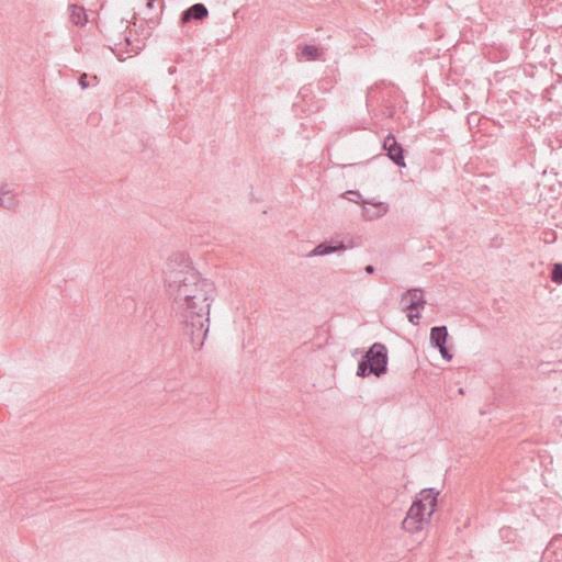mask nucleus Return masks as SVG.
Masks as SVG:
<instances>
[{"mask_svg": "<svg viewBox=\"0 0 562 562\" xmlns=\"http://www.w3.org/2000/svg\"><path fill=\"white\" fill-rule=\"evenodd\" d=\"M383 149L387 157L398 167H405L404 149L393 134L386 135L383 142Z\"/></svg>", "mask_w": 562, "mask_h": 562, "instance_id": "4", "label": "nucleus"}, {"mask_svg": "<svg viewBox=\"0 0 562 562\" xmlns=\"http://www.w3.org/2000/svg\"><path fill=\"white\" fill-rule=\"evenodd\" d=\"M342 196L347 199L348 201L361 204V205H368L370 204L369 200H364L361 196V193L357 190H348L346 191Z\"/></svg>", "mask_w": 562, "mask_h": 562, "instance_id": "13", "label": "nucleus"}, {"mask_svg": "<svg viewBox=\"0 0 562 562\" xmlns=\"http://www.w3.org/2000/svg\"><path fill=\"white\" fill-rule=\"evenodd\" d=\"M429 520L430 517H428L426 507L413 503L402 522V528L405 531L414 533L422 530L424 525L428 524Z\"/></svg>", "mask_w": 562, "mask_h": 562, "instance_id": "3", "label": "nucleus"}, {"mask_svg": "<svg viewBox=\"0 0 562 562\" xmlns=\"http://www.w3.org/2000/svg\"><path fill=\"white\" fill-rule=\"evenodd\" d=\"M441 355V357L448 361H450L452 359V353L450 352V350L447 348L446 345H442V347H438L437 348Z\"/></svg>", "mask_w": 562, "mask_h": 562, "instance_id": "16", "label": "nucleus"}, {"mask_svg": "<svg viewBox=\"0 0 562 562\" xmlns=\"http://www.w3.org/2000/svg\"><path fill=\"white\" fill-rule=\"evenodd\" d=\"M438 494L439 493L435 491V488H424L419 493V496H417L413 503H417L420 506H425L426 509L428 510V517H431L437 505Z\"/></svg>", "mask_w": 562, "mask_h": 562, "instance_id": "8", "label": "nucleus"}, {"mask_svg": "<svg viewBox=\"0 0 562 562\" xmlns=\"http://www.w3.org/2000/svg\"><path fill=\"white\" fill-rule=\"evenodd\" d=\"M551 280L557 284H562V263H554L551 271Z\"/></svg>", "mask_w": 562, "mask_h": 562, "instance_id": "14", "label": "nucleus"}, {"mask_svg": "<svg viewBox=\"0 0 562 562\" xmlns=\"http://www.w3.org/2000/svg\"><path fill=\"white\" fill-rule=\"evenodd\" d=\"M373 209L367 207V205H362V216L366 220L372 221L383 216L387 212V204L383 202H370Z\"/></svg>", "mask_w": 562, "mask_h": 562, "instance_id": "10", "label": "nucleus"}, {"mask_svg": "<svg viewBox=\"0 0 562 562\" xmlns=\"http://www.w3.org/2000/svg\"><path fill=\"white\" fill-rule=\"evenodd\" d=\"M155 2H156V0H146V8H147V10L154 9Z\"/></svg>", "mask_w": 562, "mask_h": 562, "instance_id": "19", "label": "nucleus"}, {"mask_svg": "<svg viewBox=\"0 0 562 562\" xmlns=\"http://www.w3.org/2000/svg\"><path fill=\"white\" fill-rule=\"evenodd\" d=\"M430 344L432 347L438 348L447 344L448 329L447 326H435L430 329Z\"/></svg>", "mask_w": 562, "mask_h": 562, "instance_id": "11", "label": "nucleus"}, {"mask_svg": "<svg viewBox=\"0 0 562 562\" xmlns=\"http://www.w3.org/2000/svg\"><path fill=\"white\" fill-rule=\"evenodd\" d=\"M299 56L305 60L314 61L322 59L323 50L315 45H304L301 47Z\"/></svg>", "mask_w": 562, "mask_h": 562, "instance_id": "12", "label": "nucleus"}, {"mask_svg": "<svg viewBox=\"0 0 562 562\" xmlns=\"http://www.w3.org/2000/svg\"><path fill=\"white\" fill-rule=\"evenodd\" d=\"M159 1H160V13H161V12H162V9H164V7H165V2H164V0H159Z\"/></svg>", "mask_w": 562, "mask_h": 562, "instance_id": "21", "label": "nucleus"}, {"mask_svg": "<svg viewBox=\"0 0 562 562\" xmlns=\"http://www.w3.org/2000/svg\"><path fill=\"white\" fill-rule=\"evenodd\" d=\"M87 78H88L87 74H82V75L79 77V79H78V82H79V85H80V87H81L82 89H86V88H88V87H89V82L87 81Z\"/></svg>", "mask_w": 562, "mask_h": 562, "instance_id": "18", "label": "nucleus"}, {"mask_svg": "<svg viewBox=\"0 0 562 562\" xmlns=\"http://www.w3.org/2000/svg\"><path fill=\"white\" fill-rule=\"evenodd\" d=\"M209 10L203 3H194L181 13V23H188L192 20H203L207 18Z\"/></svg>", "mask_w": 562, "mask_h": 562, "instance_id": "9", "label": "nucleus"}, {"mask_svg": "<svg viewBox=\"0 0 562 562\" xmlns=\"http://www.w3.org/2000/svg\"><path fill=\"white\" fill-rule=\"evenodd\" d=\"M401 303L405 304V310L418 311L420 308H424L426 300L424 297L422 289L413 288L402 294Z\"/></svg>", "mask_w": 562, "mask_h": 562, "instance_id": "5", "label": "nucleus"}, {"mask_svg": "<svg viewBox=\"0 0 562 562\" xmlns=\"http://www.w3.org/2000/svg\"><path fill=\"white\" fill-rule=\"evenodd\" d=\"M175 71H176V67H170V68H169V70H168V72H169L170 75H172Z\"/></svg>", "mask_w": 562, "mask_h": 562, "instance_id": "22", "label": "nucleus"}, {"mask_svg": "<svg viewBox=\"0 0 562 562\" xmlns=\"http://www.w3.org/2000/svg\"><path fill=\"white\" fill-rule=\"evenodd\" d=\"M0 206L9 211H15L19 206V200L12 184H0Z\"/></svg>", "mask_w": 562, "mask_h": 562, "instance_id": "6", "label": "nucleus"}, {"mask_svg": "<svg viewBox=\"0 0 562 562\" xmlns=\"http://www.w3.org/2000/svg\"><path fill=\"white\" fill-rule=\"evenodd\" d=\"M407 318L408 321L414 324V325H417L419 319H420V314L418 312L416 313H413L412 311L407 314Z\"/></svg>", "mask_w": 562, "mask_h": 562, "instance_id": "17", "label": "nucleus"}, {"mask_svg": "<svg viewBox=\"0 0 562 562\" xmlns=\"http://www.w3.org/2000/svg\"><path fill=\"white\" fill-rule=\"evenodd\" d=\"M347 249V246L344 241H323L314 247L308 254L307 257H316V256H326L337 251H344Z\"/></svg>", "mask_w": 562, "mask_h": 562, "instance_id": "7", "label": "nucleus"}, {"mask_svg": "<svg viewBox=\"0 0 562 562\" xmlns=\"http://www.w3.org/2000/svg\"><path fill=\"white\" fill-rule=\"evenodd\" d=\"M374 270H375V269H374V267H373L372 265H368V266H366V268H364V271H366L367 273H369V274H372V273L374 272Z\"/></svg>", "mask_w": 562, "mask_h": 562, "instance_id": "20", "label": "nucleus"}, {"mask_svg": "<svg viewBox=\"0 0 562 562\" xmlns=\"http://www.w3.org/2000/svg\"><path fill=\"white\" fill-rule=\"evenodd\" d=\"M387 349L381 342H374L358 363L357 375L361 378L371 374L381 376L387 371Z\"/></svg>", "mask_w": 562, "mask_h": 562, "instance_id": "2", "label": "nucleus"}, {"mask_svg": "<svg viewBox=\"0 0 562 562\" xmlns=\"http://www.w3.org/2000/svg\"><path fill=\"white\" fill-rule=\"evenodd\" d=\"M166 292L172 310L194 350H200L210 327V308L214 301L213 282L203 278L180 252L172 254L164 266Z\"/></svg>", "mask_w": 562, "mask_h": 562, "instance_id": "1", "label": "nucleus"}, {"mask_svg": "<svg viewBox=\"0 0 562 562\" xmlns=\"http://www.w3.org/2000/svg\"><path fill=\"white\" fill-rule=\"evenodd\" d=\"M147 20H148V21H150V22H153V21H154V16H153V15H149V16L147 18Z\"/></svg>", "mask_w": 562, "mask_h": 562, "instance_id": "23", "label": "nucleus"}, {"mask_svg": "<svg viewBox=\"0 0 562 562\" xmlns=\"http://www.w3.org/2000/svg\"><path fill=\"white\" fill-rule=\"evenodd\" d=\"M81 15L86 16V13L82 8H75L71 13V19L76 24H83L81 21Z\"/></svg>", "mask_w": 562, "mask_h": 562, "instance_id": "15", "label": "nucleus"}]
</instances>
